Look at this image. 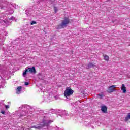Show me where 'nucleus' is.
<instances>
[{
    "instance_id": "nucleus-9",
    "label": "nucleus",
    "mask_w": 130,
    "mask_h": 130,
    "mask_svg": "<svg viewBox=\"0 0 130 130\" xmlns=\"http://www.w3.org/2000/svg\"><path fill=\"white\" fill-rule=\"evenodd\" d=\"M98 95L99 96L100 99H102V98L104 96L103 92H102L101 93H99Z\"/></svg>"
},
{
    "instance_id": "nucleus-13",
    "label": "nucleus",
    "mask_w": 130,
    "mask_h": 130,
    "mask_svg": "<svg viewBox=\"0 0 130 130\" xmlns=\"http://www.w3.org/2000/svg\"><path fill=\"white\" fill-rule=\"evenodd\" d=\"M94 66H95V65L93 63H89L88 64L89 68H91L92 67H94Z\"/></svg>"
},
{
    "instance_id": "nucleus-3",
    "label": "nucleus",
    "mask_w": 130,
    "mask_h": 130,
    "mask_svg": "<svg viewBox=\"0 0 130 130\" xmlns=\"http://www.w3.org/2000/svg\"><path fill=\"white\" fill-rule=\"evenodd\" d=\"M73 94H74V90L70 87H67L64 92V96L68 98V97H70V96L73 95Z\"/></svg>"
},
{
    "instance_id": "nucleus-4",
    "label": "nucleus",
    "mask_w": 130,
    "mask_h": 130,
    "mask_svg": "<svg viewBox=\"0 0 130 130\" xmlns=\"http://www.w3.org/2000/svg\"><path fill=\"white\" fill-rule=\"evenodd\" d=\"M115 88H116V85H112L109 87L108 90H107V92H108V93H112L114 92V91H115Z\"/></svg>"
},
{
    "instance_id": "nucleus-10",
    "label": "nucleus",
    "mask_w": 130,
    "mask_h": 130,
    "mask_svg": "<svg viewBox=\"0 0 130 130\" xmlns=\"http://www.w3.org/2000/svg\"><path fill=\"white\" fill-rule=\"evenodd\" d=\"M104 59L105 60H106V61H108V60H109V56H107V55H105L104 56Z\"/></svg>"
},
{
    "instance_id": "nucleus-11",
    "label": "nucleus",
    "mask_w": 130,
    "mask_h": 130,
    "mask_svg": "<svg viewBox=\"0 0 130 130\" xmlns=\"http://www.w3.org/2000/svg\"><path fill=\"white\" fill-rule=\"evenodd\" d=\"M54 11L55 12V13H57V11H58V9H57V7L54 6Z\"/></svg>"
},
{
    "instance_id": "nucleus-5",
    "label": "nucleus",
    "mask_w": 130,
    "mask_h": 130,
    "mask_svg": "<svg viewBox=\"0 0 130 130\" xmlns=\"http://www.w3.org/2000/svg\"><path fill=\"white\" fill-rule=\"evenodd\" d=\"M52 121L51 120H44L43 121V125L42 126H48L49 123H51Z\"/></svg>"
},
{
    "instance_id": "nucleus-12",
    "label": "nucleus",
    "mask_w": 130,
    "mask_h": 130,
    "mask_svg": "<svg viewBox=\"0 0 130 130\" xmlns=\"http://www.w3.org/2000/svg\"><path fill=\"white\" fill-rule=\"evenodd\" d=\"M129 119V117H128V115H127V116L125 117V121H128Z\"/></svg>"
},
{
    "instance_id": "nucleus-14",
    "label": "nucleus",
    "mask_w": 130,
    "mask_h": 130,
    "mask_svg": "<svg viewBox=\"0 0 130 130\" xmlns=\"http://www.w3.org/2000/svg\"><path fill=\"white\" fill-rule=\"evenodd\" d=\"M34 24H37L36 21H31V23H30V25H34Z\"/></svg>"
},
{
    "instance_id": "nucleus-19",
    "label": "nucleus",
    "mask_w": 130,
    "mask_h": 130,
    "mask_svg": "<svg viewBox=\"0 0 130 130\" xmlns=\"http://www.w3.org/2000/svg\"><path fill=\"white\" fill-rule=\"evenodd\" d=\"M40 128H41V127L40 126L37 127V129H40Z\"/></svg>"
},
{
    "instance_id": "nucleus-18",
    "label": "nucleus",
    "mask_w": 130,
    "mask_h": 130,
    "mask_svg": "<svg viewBox=\"0 0 130 130\" xmlns=\"http://www.w3.org/2000/svg\"><path fill=\"white\" fill-rule=\"evenodd\" d=\"M36 126H33L32 127H31V128H36L37 129Z\"/></svg>"
},
{
    "instance_id": "nucleus-7",
    "label": "nucleus",
    "mask_w": 130,
    "mask_h": 130,
    "mask_svg": "<svg viewBox=\"0 0 130 130\" xmlns=\"http://www.w3.org/2000/svg\"><path fill=\"white\" fill-rule=\"evenodd\" d=\"M121 90L122 91L124 94H125V93H126V87H125V85H124V84H122V86L121 87Z\"/></svg>"
},
{
    "instance_id": "nucleus-8",
    "label": "nucleus",
    "mask_w": 130,
    "mask_h": 130,
    "mask_svg": "<svg viewBox=\"0 0 130 130\" xmlns=\"http://www.w3.org/2000/svg\"><path fill=\"white\" fill-rule=\"evenodd\" d=\"M22 91V86H18L16 89V94H20Z\"/></svg>"
},
{
    "instance_id": "nucleus-6",
    "label": "nucleus",
    "mask_w": 130,
    "mask_h": 130,
    "mask_svg": "<svg viewBox=\"0 0 130 130\" xmlns=\"http://www.w3.org/2000/svg\"><path fill=\"white\" fill-rule=\"evenodd\" d=\"M101 111L103 113H106V112H107V107H106V106H102Z\"/></svg>"
},
{
    "instance_id": "nucleus-2",
    "label": "nucleus",
    "mask_w": 130,
    "mask_h": 130,
    "mask_svg": "<svg viewBox=\"0 0 130 130\" xmlns=\"http://www.w3.org/2000/svg\"><path fill=\"white\" fill-rule=\"evenodd\" d=\"M27 73H29V74H36V69L35 67L33 66L32 68H29L25 69V70L23 73V76L25 77L27 75Z\"/></svg>"
},
{
    "instance_id": "nucleus-17",
    "label": "nucleus",
    "mask_w": 130,
    "mask_h": 130,
    "mask_svg": "<svg viewBox=\"0 0 130 130\" xmlns=\"http://www.w3.org/2000/svg\"><path fill=\"white\" fill-rule=\"evenodd\" d=\"M1 113H2V114H6V112H5V111H2L1 112Z\"/></svg>"
},
{
    "instance_id": "nucleus-15",
    "label": "nucleus",
    "mask_w": 130,
    "mask_h": 130,
    "mask_svg": "<svg viewBox=\"0 0 130 130\" xmlns=\"http://www.w3.org/2000/svg\"><path fill=\"white\" fill-rule=\"evenodd\" d=\"M5 108H6V109H8V108H9L10 107L9 106V105H5Z\"/></svg>"
},
{
    "instance_id": "nucleus-16",
    "label": "nucleus",
    "mask_w": 130,
    "mask_h": 130,
    "mask_svg": "<svg viewBox=\"0 0 130 130\" xmlns=\"http://www.w3.org/2000/svg\"><path fill=\"white\" fill-rule=\"evenodd\" d=\"M24 85H25V86H28V85H29V82H25Z\"/></svg>"
},
{
    "instance_id": "nucleus-1",
    "label": "nucleus",
    "mask_w": 130,
    "mask_h": 130,
    "mask_svg": "<svg viewBox=\"0 0 130 130\" xmlns=\"http://www.w3.org/2000/svg\"><path fill=\"white\" fill-rule=\"evenodd\" d=\"M69 24H70V18L69 17H64L61 20V24L58 25L57 29H64Z\"/></svg>"
},
{
    "instance_id": "nucleus-20",
    "label": "nucleus",
    "mask_w": 130,
    "mask_h": 130,
    "mask_svg": "<svg viewBox=\"0 0 130 130\" xmlns=\"http://www.w3.org/2000/svg\"><path fill=\"white\" fill-rule=\"evenodd\" d=\"M129 119H130V113H129L128 114H127Z\"/></svg>"
}]
</instances>
